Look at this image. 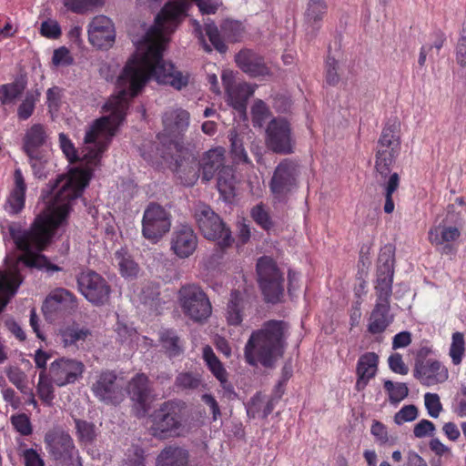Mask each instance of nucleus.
I'll use <instances>...</instances> for the list:
<instances>
[{
	"label": "nucleus",
	"instance_id": "27",
	"mask_svg": "<svg viewBox=\"0 0 466 466\" xmlns=\"http://www.w3.org/2000/svg\"><path fill=\"white\" fill-rule=\"evenodd\" d=\"M224 160L225 149L223 147H215L206 152L199 161L202 180L205 182L211 180L215 173L225 167Z\"/></svg>",
	"mask_w": 466,
	"mask_h": 466
},
{
	"label": "nucleus",
	"instance_id": "29",
	"mask_svg": "<svg viewBox=\"0 0 466 466\" xmlns=\"http://www.w3.org/2000/svg\"><path fill=\"white\" fill-rule=\"evenodd\" d=\"M128 394L143 410H147L150 394L149 380L144 373H137L128 383Z\"/></svg>",
	"mask_w": 466,
	"mask_h": 466
},
{
	"label": "nucleus",
	"instance_id": "61",
	"mask_svg": "<svg viewBox=\"0 0 466 466\" xmlns=\"http://www.w3.org/2000/svg\"><path fill=\"white\" fill-rule=\"evenodd\" d=\"M41 34L48 38H57L61 35V29L56 21L47 20L41 25Z\"/></svg>",
	"mask_w": 466,
	"mask_h": 466
},
{
	"label": "nucleus",
	"instance_id": "20",
	"mask_svg": "<svg viewBox=\"0 0 466 466\" xmlns=\"http://www.w3.org/2000/svg\"><path fill=\"white\" fill-rule=\"evenodd\" d=\"M414 377L424 386L431 387L445 382L449 371L445 365L435 359L415 362Z\"/></svg>",
	"mask_w": 466,
	"mask_h": 466
},
{
	"label": "nucleus",
	"instance_id": "8",
	"mask_svg": "<svg viewBox=\"0 0 466 466\" xmlns=\"http://www.w3.org/2000/svg\"><path fill=\"white\" fill-rule=\"evenodd\" d=\"M172 226V216L164 207L150 203L142 218V236L151 243H157Z\"/></svg>",
	"mask_w": 466,
	"mask_h": 466
},
{
	"label": "nucleus",
	"instance_id": "52",
	"mask_svg": "<svg viewBox=\"0 0 466 466\" xmlns=\"http://www.w3.org/2000/svg\"><path fill=\"white\" fill-rule=\"evenodd\" d=\"M424 402L429 415L432 418H438L442 410L439 395L428 392L424 395Z\"/></svg>",
	"mask_w": 466,
	"mask_h": 466
},
{
	"label": "nucleus",
	"instance_id": "10",
	"mask_svg": "<svg viewBox=\"0 0 466 466\" xmlns=\"http://www.w3.org/2000/svg\"><path fill=\"white\" fill-rule=\"evenodd\" d=\"M265 142L267 147L274 153H293L295 139L290 123L285 117L272 118L266 128Z\"/></svg>",
	"mask_w": 466,
	"mask_h": 466
},
{
	"label": "nucleus",
	"instance_id": "54",
	"mask_svg": "<svg viewBox=\"0 0 466 466\" xmlns=\"http://www.w3.org/2000/svg\"><path fill=\"white\" fill-rule=\"evenodd\" d=\"M253 219L264 229H269L272 226L268 213L262 205H257L251 210Z\"/></svg>",
	"mask_w": 466,
	"mask_h": 466
},
{
	"label": "nucleus",
	"instance_id": "64",
	"mask_svg": "<svg viewBox=\"0 0 466 466\" xmlns=\"http://www.w3.org/2000/svg\"><path fill=\"white\" fill-rule=\"evenodd\" d=\"M411 343V333L409 331H401L397 333L392 339V349L397 350L405 348Z\"/></svg>",
	"mask_w": 466,
	"mask_h": 466
},
{
	"label": "nucleus",
	"instance_id": "41",
	"mask_svg": "<svg viewBox=\"0 0 466 466\" xmlns=\"http://www.w3.org/2000/svg\"><path fill=\"white\" fill-rule=\"evenodd\" d=\"M25 88L23 82L15 81L0 86V102L2 105L13 103L19 97Z\"/></svg>",
	"mask_w": 466,
	"mask_h": 466
},
{
	"label": "nucleus",
	"instance_id": "53",
	"mask_svg": "<svg viewBox=\"0 0 466 466\" xmlns=\"http://www.w3.org/2000/svg\"><path fill=\"white\" fill-rule=\"evenodd\" d=\"M452 411L459 417H466V386H462L457 392L452 405Z\"/></svg>",
	"mask_w": 466,
	"mask_h": 466
},
{
	"label": "nucleus",
	"instance_id": "5",
	"mask_svg": "<svg viewBox=\"0 0 466 466\" xmlns=\"http://www.w3.org/2000/svg\"><path fill=\"white\" fill-rule=\"evenodd\" d=\"M189 120V113L181 108L170 109L164 113L162 117L164 129L157 137L163 147L168 143L166 149H158L163 159H173L175 157L174 151L181 150L182 145L179 140L187 130Z\"/></svg>",
	"mask_w": 466,
	"mask_h": 466
},
{
	"label": "nucleus",
	"instance_id": "35",
	"mask_svg": "<svg viewBox=\"0 0 466 466\" xmlns=\"http://www.w3.org/2000/svg\"><path fill=\"white\" fill-rule=\"evenodd\" d=\"M202 358L208 370L219 381H225V376L228 375L226 368L220 360L214 353L213 349L209 345H206L202 350Z\"/></svg>",
	"mask_w": 466,
	"mask_h": 466
},
{
	"label": "nucleus",
	"instance_id": "55",
	"mask_svg": "<svg viewBox=\"0 0 466 466\" xmlns=\"http://www.w3.org/2000/svg\"><path fill=\"white\" fill-rule=\"evenodd\" d=\"M418 417V409L414 405H405L395 415V421L398 424L412 421Z\"/></svg>",
	"mask_w": 466,
	"mask_h": 466
},
{
	"label": "nucleus",
	"instance_id": "32",
	"mask_svg": "<svg viewBox=\"0 0 466 466\" xmlns=\"http://www.w3.org/2000/svg\"><path fill=\"white\" fill-rule=\"evenodd\" d=\"M114 260L123 278L134 279L137 277L139 267L125 249L116 251Z\"/></svg>",
	"mask_w": 466,
	"mask_h": 466
},
{
	"label": "nucleus",
	"instance_id": "50",
	"mask_svg": "<svg viewBox=\"0 0 466 466\" xmlns=\"http://www.w3.org/2000/svg\"><path fill=\"white\" fill-rule=\"evenodd\" d=\"M251 115L254 126L260 127L269 116V110L262 100H257L252 106Z\"/></svg>",
	"mask_w": 466,
	"mask_h": 466
},
{
	"label": "nucleus",
	"instance_id": "46",
	"mask_svg": "<svg viewBox=\"0 0 466 466\" xmlns=\"http://www.w3.org/2000/svg\"><path fill=\"white\" fill-rule=\"evenodd\" d=\"M13 428L22 436H29L33 433V426L30 418L25 413L14 414L10 418Z\"/></svg>",
	"mask_w": 466,
	"mask_h": 466
},
{
	"label": "nucleus",
	"instance_id": "58",
	"mask_svg": "<svg viewBox=\"0 0 466 466\" xmlns=\"http://www.w3.org/2000/svg\"><path fill=\"white\" fill-rule=\"evenodd\" d=\"M435 431V425L429 420L423 419L419 421L413 429V434L416 438H424L431 435Z\"/></svg>",
	"mask_w": 466,
	"mask_h": 466
},
{
	"label": "nucleus",
	"instance_id": "56",
	"mask_svg": "<svg viewBox=\"0 0 466 466\" xmlns=\"http://www.w3.org/2000/svg\"><path fill=\"white\" fill-rule=\"evenodd\" d=\"M390 369L398 374L406 375L409 372L408 366L404 363L400 353L391 354L388 360Z\"/></svg>",
	"mask_w": 466,
	"mask_h": 466
},
{
	"label": "nucleus",
	"instance_id": "9",
	"mask_svg": "<svg viewBox=\"0 0 466 466\" xmlns=\"http://www.w3.org/2000/svg\"><path fill=\"white\" fill-rule=\"evenodd\" d=\"M49 456L63 465H71L78 451L73 438L62 428L55 427L47 431L44 437Z\"/></svg>",
	"mask_w": 466,
	"mask_h": 466
},
{
	"label": "nucleus",
	"instance_id": "42",
	"mask_svg": "<svg viewBox=\"0 0 466 466\" xmlns=\"http://www.w3.org/2000/svg\"><path fill=\"white\" fill-rule=\"evenodd\" d=\"M449 355L453 365H460L465 355V340L461 332L452 334Z\"/></svg>",
	"mask_w": 466,
	"mask_h": 466
},
{
	"label": "nucleus",
	"instance_id": "44",
	"mask_svg": "<svg viewBox=\"0 0 466 466\" xmlns=\"http://www.w3.org/2000/svg\"><path fill=\"white\" fill-rule=\"evenodd\" d=\"M65 6L76 14H84L103 5L104 0H63Z\"/></svg>",
	"mask_w": 466,
	"mask_h": 466
},
{
	"label": "nucleus",
	"instance_id": "33",
	"mask_svg": "<svg viewBox=\"0 0 466 466\" xmlns=\"http://www.w3.org/2000/svg\"><path fill=\"white\" fill-rule=\"evenodd\" d=\"M203 385V376L199 371H182L179 372L174 382L175 388L178 391H194Z\"/></svg>",
	"mask_w": 466,
	"mask_h": 466
},
{
	"label": "nucleus",
	"instance_id": "28",
	"mask_svg": "<svg viewBox=\"0 0 466 466\" xmlns=\"http://www.w3.org/2000/svg\"><path fill=\"white\" fill-rule=\"evenodd\" d=\"M188 451L174 445L165 447L157 455L156 466H188Z\"/></svg>",
	"mask_w": 466,
	"mask_h": 466
},
{
	"label": "nucleus",
	"instance_id": "22",
	"mask_svg": "<svg viewBox=\"0 0 466 466\" xmlns=\"http://www.w3.org/2000/svg\"><path fill=\"white\" fill-rule=\"evenodd\" d=\"M390 294V293H380L371 311L368 325V331L371 334L384 332L392 321V319L389 315Z\"/></svg>",
	"mask_w": 466,
	"mask_h": 466
},
{
	"label": "nucleus",
	"instance_id": "15",
	"mask_svg": "<svg viewBox=\"0 0 466 466\" xmlns=\"http://www.w3.org/2000/svg\"><path fill=\"white\" fill-rule=\"evenodd\" d=\"M395 248L388 244L380 250L377 259L376 291H390L393 282Z\"/></svg>",
	"mask_w": 466,
	"mask_h": 466
},
{
	"label": "nucleus",
	"instance_id": "40",
	"mask_svg": "<svg viewBox=\"0 0 466 466\" xmlns=\"http://www.w3.org/2000/svg\"><path fill=\"white\" fill-rule=\"evenodd\" d=\"M160 342L170 358L179 356L182 351L180 339L173 329H165L160 333Z\"/></svg>",
	"mask_w": 466,
	"mask_h": 466
},
{
	"label": "nucleus",
	"instance_id": "18",
	"mask_svg": "<svg viewBox=\"0 0 466 466\" xmlns=\"http://www.w3.org/2000/svg\"><path fill=\"white\" fill-rule=\"evenodd\" d=\"M87 33L89 42L97 48H109L115 42L114 24L106 15L95 16L88 25Z\"/></svg>",
	"mask_w": 466,
	"mask_h": 466
},
{
	"label": "nucleus",
	"instance_id": "37",
	"mask_svg": "<svg viewBox=\"0 0 466 466\" xmlns=\"http://www.w3.org/2000/svg\"><path fill=\"white\" fill-rule=\"evenodd\" d=\"M328 10L324 0H310L305 13L306 23L313 29L319 28V22L323 19Z\"/></svg>",
	"mask_w": 466,
	"mask_h": 466
},
{
	"label": "nucleus",
	"instance_id": "3",
	"mask_svg": "<svg viewBox=\"0 0 466 466\" xmlns=\"http://www.w3.org/2000/svg\"><path fill=\"white\" fill-rule=\"evenodd\" d=\"M377 148L375 169L382 178L389 177L388 181L384 184V211L390 214L394 210L392 194L400 185L398 173H391V167L400 151L399 127L396 124H388L383 127Z\"/></svg>",
	"mask_w": 466,
	"mask_h": 466
},
{
	"label": "nucleus",
	"instance_id": "16",
	"mask_svg": "<svg viewBox=\"0 0 466 466\" xmlns=\"http://www.w3.org/2000/svg\"><path fill=\"white\" fill-rule=\"evenodd\" d=\"M77 307L74 293H54L45 299L42 311L47 321L53 322L70 314Z\"/></svg>",
	"mask_w": 466,
	"mask_h": 466
},
{
	"label": "nucleus",
	"instance_id": "45",
	"mask_svg": "<svg viewBox=\"0 0 466 466\" xmlns=\"http://www.w3.org/2000/svg\"><path fill=\"white\" fill-rule=\"evenodd\" d=\"M36 391L40 400L47 406H50L55 398L54 388L50 382L46 380L44 371L39 374V380L36 387Z\"/></svg>",
	"mask_w": 466,
	"mask_h": 466
},
{
	"label": "nucleus",
	"instance_id": "12",
	"mask_svg": "<svg viewBox=\"0 0 466 466\" xmlns=\"http://www.w3.org/2000/svg\"><path fill=\"white\" fill-rule=\"evenodd\" d=\"M93 394L102 402L116 405L124 398L123 386L114 371H102L91 387Z\"/></svg>",
	"mask_w": 466,
	"mask_h": 466
},
{
	"label": "nucleus",
	"instance_id": "24",
	"mask_svg": "<svg viewBox=\"0 0 466 466\" xmlns=\"http://www.w3.org/2000/svg\"><path fill=\"white\" fill-rule=\"evenodd\" d=\"M238 66L252 77L267 76L270 70L265 64L263 58L257 53L244 49L239 51L235 57Z\"/></svg>",
	"mask_w": 466,
	"mask_h": 466
},
{
	"label": "nucleus",
	"instance_id": "13",
	"mask_svg": "<svg viewBox=\"0 0 466 466\" xmlns=\"http://www.w3.org/2000/svg\"><path fill=\"white\" fill-rule=\"evenodd\" d=\"M461 228L441 221L429 231V239L441 254L454 255L457 251L456 243L461 236Z\"/></svg>",
	"mask_w": 466,
	"mask_h": 466
},
{
	"label": "nucleus",
	"instance_id": "51",
	"mask_svg": "<svg viewBox=\"0 0 466 466\" xmlns=\"http://www.w3.org/2000/svg\"><path fill=\"white\" fill-rule=\"evenodd\" d=\"M37 96L38 94L36 96L33 94H26L25 99L17 109V116L20 119L26 120L32 116L35 110Z\"/></svg>",
	"mask_w": 466,
	"mask_h": 466
},
{
	"label": "nucleus",
	"instance_id": "11",
	"mask_svg": "<svg viewBox=\"0 0 466 466\" xmlns=\"http://www.w3.org/2000/svg\"><path fill=\"white\" fill-rule=\"evenodd\" d=\"M299 165L291 159L282 160L275 168L269 188L277 198H283L298 185Z\"/></svg>",
	"mask_w": 466,
	"mask_h": 466
},
{
	"label": "nucleus",
	"instance_id": "62",
	"mask_svg": "<svg viewBox=\"0 0 466 466\" xmlns=\"http://www.w3.org/2000/svg\"><path fill=\"white\" fill-rule=\"evenodd\" d=\"M9 381L17 389L21 390L25 386V374L18 367L10 368L6 372Z\"/></svg>",
	"mask_w": 466,
	"mask_h": 466
},
{
	"label": "nucleus",
	"instance_id": "34",
	"mask_svg": "<svg viewBox=\"0 0 466 466\" xmlns=\"http://www.w3.org/2000/svg\"><path fill=\"white\" fill-rule=\"evenodd\" d=\"M217 186L225 200H229L235 196L236 178L231 167H223L218 171Z\"/></svg>",
	"mask_w": 466,
	"mask_h": 466
},
{
	"label": "nucleus",
	"instance_id": "48",
	"mask_svg": "<svg viewBox=\"0 0 466 466\" xmlns=\"http://www.w3.org/2000/svg\"><path fill=\"white\" fill-rule=\"evenodd\" d=\"M221 31L225 37L232 42H236L241 36L244 27L240 22L228 19L222 24Z\"/></svg>",
	"mask_w": 466,
	"mask_h": 466
},
{
	"label": "nucleus",
	"instance_id": "49",
	"mask_svg": "<svg viewBox=\"0 0 466 466\" xmlns=\"http://www.w3.org/2000/svg\"><path fill=\"white\" fill-rule=\"evenodd\" d=\"M465 216L466 212L463 211V208H458L457 205H449L446 216L441 221L463 228Z\"/></svg>",
	"mask_w": 466,
	"mask_h": 466
},
{
	"label": "nucleus",
	"instance_id": "17",
	"mask_svg": "<svg viewBox=\"0 0 466 466\" xmlns=\"http://www.w3.org/2000/svg\"><path fill=\"white\" fill-rule=\"evenodd\" d=\"M222 81L228 96V103L237 111L245 112L247 102L253 95L254 88L246 82H235L231 71L223 72Z\"/></svg>",
	"mask_w": 466,
	"mask_h": 466
},
{
	"label": "nucleus",
	"instance_id": "30",
	"mask_svg": "<svg viewBox=\"0 0 466 466\" xmlns=\"http://www.w3.org/2000/svg\"><path fill=\"white\" fill-rule=\"evenodd\" d=\"M79 291H109L106 279L97 272L87 269L77 276Z\"/></svg>",
	"mask_w": 466,
	"mask_h": 466
},
{
	"label": "nucleus",
	"instance_id": "23",
	"mask_svg": "<svg viewBox=\"0 0 466 466\" xmlns=\"http://www.w3.org/2000/svg\"><path fill=\"white\" fill-rule=\"evenodd\" d=\"M182 299V308L186 315L197 322L206 320L212 312L211 303L207 293H188Z\"/></svg>",
	"mask_w": 466,
	"mask_h": 466
},
{
	"label": "nucleus",
	"instance_id": "59",
	"mask_svg": "<svg viewBox=\"0 0 466 466\" xmlns=\"http://www.w3.org/2000/svg\"><path fill=\"white\" fill-rule=\"evenodd\" d=\"M456 61L462 66H466V28H463L456 46Z\"/></svg>",
	"mask_w": 466,
	"mask_h": 466
},
{
	"label": "nucleus",
	"instance_id": "14",
	"mask_svg": "<svg viewBox=\"0 0 466 466\" xmlns=\"http://www.w3.org/2000/svg\"><path fill=\"white\" fill-rule=\"evenodd\" d=\"M84 364L76 360L61 358L53 361L49 368V376L53 383L58 387L74 383L82 377Z\"/></svg>",
	"mask_w": 466,
	"mask_h": 466
},
{
	"label": "nucleus",
	"instance_id": "31",
	"mask_svg": "<svg viewBox=\"0 0 466 466\" xmlns=\"http://www.w3.org/2000/svg\"><path fill=\"white\" fill-rule=\"evenodd\" d=\"M242 293H232L227 307V321L228 325L238 326L243 320V312L248 305Z\"/></svg>",
	"mask_w": 466,
	"mask_h": 466
},
{
	"label": "nucleus",
	"instance_id": "38",
	"mask_svg": "<svg viewBox=\"0 0 466 466\" xmlns=\"http://www.w3.org/2000/svg\"><path fill=\"white\" fill-rule=\"evenodd\" d=\"M76 435L81 445H91L97 437V430L93 422L74 418Z\"/></svg>",
	"mask_w": 466,
	"mask_h": 466
},
{
	"label": "nucleus",
	"instance_id": "7",
	"mask_svg": "<svg viewBox=\"0 0 466 466\" xmlns=\"http://www.w3.org/2000/svg\"><path fill=\"white\" fill-rule=\"evenodd\" d=\"M195 218L201 233L207 239L218 242L222 248L232 244L233 238L230 230L209 206L204 203L198 204L195 208Z\"/></svg>",
	"mask_w": 466,
	"mask_h": 466
},
{
	"label": "nucleus",
	"instance_id": "1",
	"mask_svg": "<svg viewBox=\"0 0 466 466\" xmlns=\"http://www.w3.org/2000/svg\"><path fill=\"white\" fill-rule=\"evenodd\" d=\"M137 68L133 62H127L117 77V94L112 96L104 106L108 115L96 119L86 131L80 155L71 140L59 134L60 147L70 163L81 160L86 168L73 167L66 175L59 176L52 187L53 197L43 212L38 215L31 228L19 230L10 228V235L18 249L24 253L17 262L0 269V291H15L22 283L18 263L26 267L45 269L48 273L60 271L61 268L52 264L39 252L50 243L54 231L66 218L71 203L79 198L88 185L93 167L100 163L112 137L123 122L129 103L145 86V76H137Z\"/></svg>",
	"mask_w": 466,
	"mask_h": 466
},
{
	"label": "nucleus",
	"instance_id": "57",
	"mask_svg": "<svg viewBox=\"0 0 466 466\" xmlns=\"http://www.w3.org/2000/svg\"><path fill=\"white\" fill-rule=\"evenodd\" d=\"M326 81L330 86H335L339 81L338 62L331 57H329L326 62Z\"/></svg>",
	"mask_w": 466,
	"mask_h": 466
},
{
	"label": "nucleus",
	"instance_id": "4",
	"mask_svg": "<svg viewBox=\"0 0 466 466\" xmlns=\"http://www.w3.org/2000/svg\"><path fill=\"white\" fill-rule=\"evenodd\" d=\"M49 136L46 127L35 124L28 128L23 139V150L35 177H46L50 168L51 148Z\"/></svg>",
	"mask_w": 466,
	"mask_h": 466
},
{
	"label": "nucleus",
	"instance_id": "63",
	"mask_svg": "<svg viewBox=\"0 0 466 466\" xmlns=\"http://www.w3.org/2000/svg\"><path fill=\"white\" fill-rule=\"evenodd\" d=\"M370 432L381 443H386L389 441L386 426L378 420L372 423Z\"/></svg>",
	"mask_w": 466,
	"mask_h": 466
},
{
	"label": "nucleus",
	"instance_id": "43",
	"mask_svg": "<svg viewBox=\"0 0 466 466\" xmlns=\"http://www.w3.org/2000/svg\"><path fill=\"white\" fill-rule=\"evenodd\" d=\"M384 389L389 393V400L391 403H399L409 394V388L406 383H393L391 380L384 381Z\"/></svg>",
	"mask_w": 466,
	"mask_h": 466
},
{
	"label": "nucleus",
	"instance_id": "19",
	"mask_svg": "<svg viewBox=\"0 0 466 466\" xmlns=\"http://www.w3.org/2000/svg\"><path fill=\"white\" fill-rule=\"evenodd\" d=\"M257 274L262 291H283V276L272 258L264 256L258 259Z\"/></svg>",
	"mask_w": 466,
	"mask_h": 466
},
{
	"label": "nucleus",
	"instance_id": "26",
	"mask_svg": "<svg viewBox=\"0 0 466 466\" xmlns=\"http://www.w3.org/2000/svg\"><path fill=\"white\" fill-rule=\"evenodd\" d=\"M26 184L20 168L14 172V186L5 206L9 214H18L25 207Z\"/></svg>",
	"mask_w": 466,
	"mask_h": 466
},
{
	"label": "nucleus",
	"instance_id": "2",
	"mask_svg": "<svg viewBox=\"0 0 466 466\" xmlns=\"http://www.w3.org/2000/svg\"><path fill=\"white\" fill-rule=\"evenodd\" d=\"M284 329V321L268 320L260 329L253 331L244 349L247 363L251 366L259 363L266 368L272 367L283 353Z\"/></svg>",
	"mask_w": 466,
	"mask_h": 466
},
{
	"label": "nucleus",
	"instance_id": "39",
	"mask_svg": "<svg viewBox=\"0 0 466 466\" xmlns=\"http://www.w3.org/2000/svg\"><path fill=\"white\" fill-rule=\"evenodd\" d=\"M89 335H91L89 329L80 328L76 323H73L61 330L65 346L76 345L78 341H85Z\"/></svg>",
	"mask_w": 466,
	"mask_h": 466
},
{
	"label": "nucleus",
	"instance_id": "6",
	"mask_svg": "<svg viewBox=\"0 0 466 466\" xmlns=\"http://www.w3.org/2000/svg\"><path fill=\"white\" fill-rule=\"evenodd\" d=\"M184 403L177 400L163 402L153 414L151 431L158 439H167L182 434Z\"/></svg>",
	"mask_w": 466,
	"mask_h": 466
},
{
	"label": "nucleus",
	"instance_id": "47",
	"mask_svg": "<svg viewBox=\"0 0 466 466\" xmlns=\"http://www.w3.org/2000/svg\"><path fill=\"white\" fill-rule=\"evenodd\" d=\"M205 32L216 50L219 53L226 52L227 46L223 42L217 25L213 22H205Z\"/></svg>",
	"mask_w": 466,
	"mask_h": 466
},
{
	"label": "nucleus",
	"instance_id": "25",
	"mask_svg": "<svg viewBox=\"0 0 466 466\" xmlns=\"http://www.w3.org/2000/svg\"><path fill=\"white\" fill-rule=\"evenodd\" d=\"M378 365L379 356L375 352H366L360 355L356 367L355 389L357 391L364 390L370 380L376 376Z\"/></svg>",
	"mask_w": 466,
	"mask_h": 466
},
{
	"label": "nucleus",
	"instance_id": "36",
	"mask_svg": "<svg viewBox=\"0 0 466 466\" xmlns=\"http://www.w3.org/2000/svg\"><path fill=\"white\" fill-rule=\"evenodd\" d=\"M228 139L230 142V154L233 161L238 165L251 166L252 162L244 147L243 140L235 129L229 130Z\"/></svg>",
	"mask_w": 466,
	"mask_h": 466
},
{
	"label": "nucleus",
	"instance_id": "21",
	"mask_svg": "<svg viewBox=\"0 0 466 466\" xmlns=\"http://www.w3.org/2000/svg\"><path fill=\"white\" fill-rule=\"evenodd\" d=\"M170 247L178 258H186L195 252L198 247V238L189 226L181 225L173 231Z\"/></svg>",
	"mask_w": 466,
	"mask_h": 466
},
{
	"label": "nucleus",
	"instance_id": "60",
	"mask_svg": "<svg viewBox=\"0 0 466 466\" xmlns=\"http://www.w3.org/2000/svg\"><path fill=\"white\" fill-rule=\"evenodd\" d=\"M22 457L24 458L25 466H45L44 460L33 448L25 449Z\"/></svg>",
	"mask_w": 466,
	"mask_h": 466
}]
</instances>
